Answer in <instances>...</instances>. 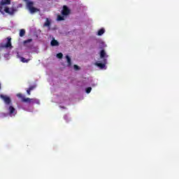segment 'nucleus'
<instances>
[{"label": "nucleus", "instance_id": "obj_1", "mask_svg": "<svg viewBox=\"0 0 179 179\" xmlns=\"http://www.w3.org/2000/svg\"><path fill=\"white\" fill-rule=\"evenodd\" d=\"M34 3L33 1H29L27 3V6L30 12V13H36V12H38L40 10L34 6Z\"/></svg>", "mask_w": 179, "mask_h": 179}, {"label": "nucleus", "instance_id": "obj_2", "mask_svg": "<svg viewBox=\"0 0 179 179\" xmlns=\"http://www.w3.org/2000/svg\"><path fill=\"white\" fill-rule=\"evenodd\" d=\"M23 103H28L29 104H34V103H37L38 104L39 103V101L38 99H30V98H25L23 99V101H22Z\"/></svg>", "mask_w": 179, "mask_h": 179}, {"label": "nucleus", "instance_id": "obj_3", "mask_svg": "<svg viewBox=\"0 0 179 179\" xmlns=\"http://www.w3.org/2000/svg\"><path fill=\"white\" fill-rule=\"evenodd\" d=\"M0 97L1 99L3 100L4 103L6 104H7V106H9V104H10V103H12V100H10V97H9L6 95L1 94Z\"/></svg>", "mask_w": 179, "mask_h": 179}, {"label": "nucleus", "instance_id": "obj_4", "mask_svg": "<svg viewBox=\"0 0 179 179\" xmlns=\"http://www.w3.org/2000/svg\"><path fill=\"white\" fill-rule=\"evenodd\" d=\"M69 13H71V10L69 9V8H68V6H63V10H62V15L63 16H68V15H69Z\"/></svg>", "mask_w": 179, "mask_h": 179}, {"label": "nucleus", "instance_id": "obj_5", "mask_svg": "<svg viewBox=\"0 0 179 179\" xmlns=\"http://www.w3.org/2000/svg\"><path fill=\"white\" fill-rule=\"evenodd\" d=\"M9 114L10 115H16V109L13 106H10L8 108Z\"/></svg>", "mask_w": 179, "mask_h": 179}, {"label": "nucleus", "instance_id": "obj_6", "mask_svg": "<svg viewBox=\"0 0 179 179\" xmlns=\"http://www.w3.org/2000/svg\"><path fill=\"white\" fill-rule=\"evenodd\" d=\"M8 38V41L6 44L4 45V47L5 48H10V47H12V42H11L12 38Z\"/></svg>", "mask_w": 179, "mask_h": 179}, {"label": "nucleus", "instance_id": "obj_7", "mask_svg": "<svg viewBox=\"0 0 179 179\" xmlns=\"http://www.w3.org/2000/svg\"><path fill=\"white\" fill-rule=\"evenodd\" d=\"M50 45H52V47H56L59 45V42H58V41L53 39L50 42Z\"/></svg>", "mask_w": 179, "mask_h": 179}, {"label": "nucleus", "instance_id": "obj_8", "mask_svg": "<svg viewBox=\"0 0 179 179\" xmlns=\"http://www.w3.org/2000/svg\"><path fill=\"white\" fill-rule=\"evenodd\" d=\"M0 5L1 6H4V5H10V0H1Z\"/></svg>", "mask_w": 179, "mask_h": 179}, {"label": "nucleus", "instance_id": "obj_9", "mask_svg": "<svg viewBox=\"0 0 179 179\" xmlns=\"http://www.w3.org/2000/svg\"><path fill=\"white\" fill-rule=\"evenodd\" d=\"M15 10H15V9H12V10L10 11L9 10V8H8V7H6L4 9V12H6V13H8L9 15H13V13H15Z\"/></svg>", "mask_w": 179, "mask_h": 179}, {"label": "nucleus", "instance_id": "obj_10", "mask_svg": "<svg viewBox=\"0 0 179 179\" xmlns=\"http://www.w3.org/2000/svg\"><path fill=\"white\" fill-rule=\"evenodd\" d=\"M95 65L99 68H100L101 69H104V68H106V63L103 64V63L96 62L95 63Z\"/></svg>", "mask_w": 179, "mask_h": 179}, {"label": "nucleus", "instance_id": "obj_11", "mask_svg": "<svg viewBox=\"0 0 179 179\" xmlns=\"http://www.w3.org/2000/svg\"><path fill=\"white\" fill-rule=\"evenodd\" d=\"M32 41H33V39L29 38L23 41V45H24V47H27V44H29V43H31Z\"/></svg>", "mask_w": 179, "mask_h": 179}, {"label": "nucleus", "instance_id": "obj_12", "mask_svg": "<svg viewBox=\"0 0 179 179\" xmlns=\"http://www.w3.org/2000/svg\"><path fill=\"white\" fill-rule=\"evenodd\" d=\"M20 59H21V62H22L23 64H28V62L30 61V59H26L23 57H20Z\"/></svg>", "mask_w": 179, "mask_h": 179}, {"label": "nucleus", "instance_id": "obj_13", "mask_svg": "<svg viewBox=\"0 0 179 179\" xmlns=\"http://www.w3.org/2000/svg\"><path fill=\"white\" fill-rule=\"evenodd\" d=\"M66 59L67 61L68 66H71L72 65V62L71 60V57H69L68 55L66 56Z\"/></svg>", "mask_w": 179, "mask_h": 179}, {"label": "nucleus", "instance_id": "obj_14", "mask_svg": "<svg viewBox=\"0 0 179 179\" xmlns=\"http://www.w3.org/2000/svg\"><path fill=\"white\" fill-rule=\"evenodd\" d=\"M24 34H26V30L20 29V37H24Z\"/></svg>", "mask_w": 179, "mask_h": 179}, {"label": "nucleus", "instance_id": "obj_15", "mask_svg": "<svg viewBox=\"0 0 179 179\" xmlns=\"http://www.w3.org/2000/svg\"><path fill=\"white\" fill-rule=\"evenodd\" d=\"M106 32V30L104 29H101L98 31V35L99 36H103V34Z\"/></svg>", "mask_w": 179, "mask_h": 179}, {"label": "nucleus", "instance_id": "obj_16", "mask_svg": "<svg viewBox=\"0 0 179 179\" xmlns=\"http://www.w3.org/2000/svg\"><path fill=\"white\" fill-rule=\"evenodd\" d=\"M17 97H18V99H21L22 101H23V99H24V95H23V94L22 93H18L17 94Z\"/></svg>", "mask_w": 179, "mask_h": 179}, {"label": "nucleus", "instance_id": "obj_17", "mask_svg": "<svg viewBox=\"0 0 179 179\" xmlns=\"http://www.w3.org/2000/svg\"><path fill=\"white\" fill-rule=\"evenodd\" d=\"M100 57L101 58H104V57H106V51H104V50H101Z\"/></svg>", "mask_w": 179, "mask_h": 179}, {"label": "nucleus", "instance_id": "obj_18", "mask_svg": "<svg viewBox=\"0 0 179 179\" xmlns=\"http://www.w3.org/2000/svg\"><path fill=\"white\" fill-rule=\"evenodd\" d=\"M65 19L64 18V17L62 15H58L57 16V20L59 22H61L62 20H64Z\"/></svg>", "mask_w": 179, "mask_h": 179}, {"label": "nucleus", "instance_id": "obj_19", "mask_svg": "<svg viewBox=\"0 0 179 179\" xmlns=\"http://www.w3.org/2000/svg\"><path fill=\"white\" fill-rule=\"evenodd\" d=\"M62 57H64V55L62 52L57 54V57L59 58V59H62Z\"/></svg>", "mask_w": 179, "mask_h": 179}, {"label": "nucleus", "instance_id": "obj_20", "mask_svg": "<svg viewBox=\"0 0 179 179\" xmlns=\"http://www.w3.org/2000/svg\"><path fill=\"white\" fill-rule=\"evenodd\" d=\"M73 68L75 69V71H79L80 69V67H79V66L74 64L73 65Z\"/></svg>", "mask_w": 179, "mask_h": 179}, {"label": "nucleus", "instance_id": "obj_21", "mask_svg": "<svg viewBox=\"0 0 179 179\" xmlns=\"http://www.w3.org/2000/svg\"><path fill=\"white\" fill-rule=\"evenodd\" d=\"M86 93L89 94L90 93V92H92V87H88L86 88Z\"/></svg>", "mask_w": 179, "mask_h": 179}, {"label": "nucleus", "instance_id": "obj_22", "mask_svg": "<svg viewBox=\"0 0 179 179\" xmlns=\"http://www.w3.org/2000/svg\"><path fill=\"white\" fill-rule=\"evenodd\" d=\"M29 89L31 92V90H34V89H36V85H31Z\"/></svg>", "mask_w": 179, "mask_h": 179}, {"label": "nucleus", "instance_id": "obj_23", "mask_svg": "<svg viewBox=\"0 0 179 179\" xmlns=\"http://www.w3.org/2000/svg\"><path fill=\"white\" fill-rule=\"evenodd\" d=\"M50 24H51V22H50V21H48L47 22H45V23L44 24V26L48 27V26H50Z\"/></svg>", "mask_w": 179, "mask_h": 179}, {"label": "nucleus", "instance_id": "obj_24", "mask_svg": "<svg viewBox=\"0 0 179 179\" xmlns=\"http://www.w3.org/2000/svg\"><path fill=\"white\" fill-rule=\"evenodd\" d=\"M0 12L1 13H3V7H2V6H0Z\"/></svg>", "mask_w": 179, "mask_h": 179}, {"label": "nucleus", "instance_id": "obj_25", "mask_svg": "<svg viewBox=\"0 0 179 179\" xmlns=\"http://www.w3.org/2000/svg\"><path fill=\"white\" fill-rule=\"evenodd\" d=\"M31 91L29 90V89H28V90H27V94L29 95V96H30V94H31Z\"/></svg>", "mask_w": 179, "mask_h": 179}, {"label": "nucleus", "instance_id": "obj_26", "mask_svg": "<svg viewBox=\"0 0 179 179\" xmlns=\"http://www.w3.org/2000/svg\"><path fill=\"white\" fill-rule=\"evenodd\" d=\"M22 3H20V4H18L17 8H22Z\"/></svg>", "mask_w": 179, "mask_h": 179}, {"label": "nucleus", "instance_id": "obj_27", "mask_svg": "<svg viewBox=\"0 0 179 179\" xmlns=\"http://www.w3.org/2000/svg\"><path fill=\"white\" fill-rule=\"evenodd\" d=\"M64 120H67L68 119V116L67 115H64Z\"/></svg>", "mask_w": 179, "mask_h": 179}, {"label": "nucleus", "instance_id": "obj_28", "mask_svg": "<svg viewBox=\"0 0 179 179\" xmlns=\"http://www.w3.org/2000/svg\"><path fill=\"white\" fill-rule=\"evenodd\" d=\"M24 2H27H27H29V0H24Z\"/></svg>", "mask_w": 179, "mask_h": 179}, {"label": "nucleus", "instance_id": "obj_29", "mask_svg": "<svg viewBox=\"0 0 179 179\" xmlns=\"http://www.w3.org/2000/svg\"><path fill=\"white\" fill-rule=\"evenodd\" d=\"M101 45H104V43H103V42L101 43Z\"/></svg>", "mask_w": 179, "mask_h": 179}, {"label": "nucleus", "instance_id": "obj_30", "mask_svg": "<svg viewBox=\"0 0 179 179\" xmlns=\"http://www.w3.org/2000/svg\"><path fill=\"white\" fill-rule=\"evenodd\" d=\"M106 61H107V59H104V62H106Z\"/></svg>", "mask_w": 179, "mask_h": 179}, {"label": "nucleus", "instance_id": "obj_31", "mask_svg": "<svg viewBox=\"0 0 179 179\" xmlns=\"http://www.w3.org/2000/svg\"><path fill=\"white\" fill-rule=\"evenodd\" d=\"M0 89H1V84H0Z\"/></svg>", "mask_w": 179, "mask_h": 179}]
</instances>
